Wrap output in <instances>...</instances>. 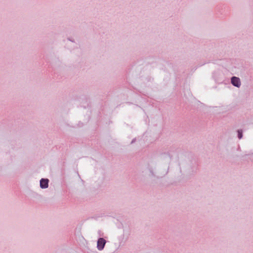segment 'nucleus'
<instances>
[{
  "mask_svg": "<svg viewBox=\"0 0 253 253\" xmlns=\"http://www.w3.org/2000/svg\"><path fill=\"white\" fill-rule=\"evenodd\" d=\"M106 244V241L103 238H100L97 241V248L99 250H102Z\"/></svg>",
  "mask_w": 253,
  "mask_h": 253,
  "instance_id": "1",
  "label": "nucleus"
},
{
  "mask_svg": "<svg viewBox=\"0 0 253 253\" xmlns=\"http://www.w3.org/2000/svg\"><path fill=\"white\" fill-rule=\"evenodd\" d=\"M231 83L234 86L237 87H239L241 84L240 79L236 77L232 78Z\"/></svg>",
  "mask_w": 253,
  "mask_h": 253,
  "instance_id": "2",
  "label": "nucleus"
},
{
  "mask_svg": "<svg viewBox=\"0 0 253 253\" xmlns=\"http://www.w3.org/2000/svg\"><path fill=\"white\" fill-rule=\"evenodd\" d=\"M48 180L47 179H42L40 181V186L42 188H46L48 187Z\"/></svg>",
  "mask_w": 253,
  "mask_h": 253,
  "instance_id": "3",
  "label": "nucleus"
},
{
  "mask_svg": "<svg viewBox=\"0 0 253 253\" xmlns=\"http://www.w3.org/2000/svg\"><path fill=\"white\" fill-rule=\"evenodd\" d=\"M238 137L239 139L242 138V130H238Z\"/></svg>",
  "mask_w": 253,
  "mask_h": 253,
  "instance_id": "4",
  "label": "nucleus"
}]
</instances>
